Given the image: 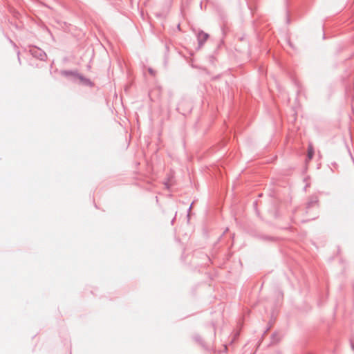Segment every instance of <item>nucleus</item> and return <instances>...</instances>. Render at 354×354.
<instances>
[{
  "instance_id": "1",
  "label": "nucleus",
  "mask_w": 354,
  "mask_h": 354,
  "mask_svg": "<svg viewBox=\"0 0 354 354\" xmlns=\"http://www.w3.org/2000/svg\"><path fill=\"white\" fill-rule=\"evenodd\" d=\"M313 155H314V148H313V145L311 143H310L308 145V160H310L313 158Z\"/></svg>"
},
{
  "instance_id": "2",
  "label": "nucleus",
  "mask_w": 354,
  "mask_h": 354,
  "mask_svg": "<svg viewBox=\"0 0 354 354\" xmlns=\"http://www.w3.org/2000/svg\"><path fill=\"white\" fill-rule=\"evenodd\" d=\"M63 74L65 75H73V72H68V71H64V72H63Z\"/></svg>"
}]
</instances>
